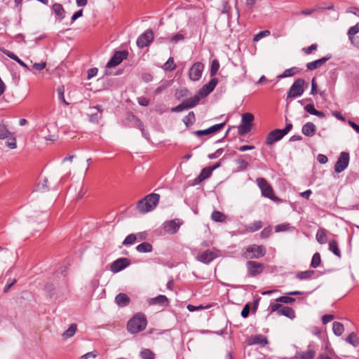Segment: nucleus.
<instances>
[{"mask_svg":"<svg viewBox=\"0 0 359 359\" xmlns=\"http://www.w3.org/2000/svg\"><path fill=\"white\" fill-rule=\"evenodd\" d=\"M147 325L144 314L138 313L135 314L127 324V330L131 334H136L145 330Z\"/></svg>","mask_w":359,"mask_h":359,"instance_id":"1","label":"nucleus"},{"mask_svg":"<svg viewBox=\"0 0 359 359\" xmlns=\"http://www.w3.org/2000/svg\"><path fill=\"white\" fill-rule=\"evenodd\" d=\"M266 254V248L262 245H250L246 247L243 255L246 259H259Z\"/></svg>","mask_w":359,"mask_h":359,"instance_id":"2","label":"nucleus"},{"mask_svg":"<svg viewBox=\"0 0 359 359\" xmlns=\"http://www.w3.org/2000/svg\"><path fill=\"white\" fill-rule=\"evenodd\" d=\"M256 182L262 191L263 196L269 198L272 201H276L278 198L274 195L273 190L270 184L263 177H258Z\"/></svg>","mask_w":359,"mask_h":359,"instance_id":"3","label":"nucleus"},{"mask_svg":"<svg viewBox=\"0 0 359 359\" xmlns=\"http://www.w3.org/2000/svg\"><path fill=\"white\" fill-rule=\"evenodd\" d=\"M254 115L251 113H245L242 115L241 123L238 128L240 135H245L251 130Z\"/></svg>","mask_w":359,"mask_h":359,"instance_id":"4","label":"nucleus"},{"mask_svg":"<svg viewBox=\"0 0 359 359\" xmlns=\"http://www.w3.org/2000/svg\"><path fill=\"white\" fill-rule=\"evenodd\" d=\"M305 81L303 79H297L287 92V98H295L301 96L304 92Z\"/></svg>","mask_w":359,"mask_h":359,"instance_id":"5","label":"nucleus"},{"mask_svg":"<svg viewBox=\"0 0 359 359\" xmlns=\"http://www.w3.org/2000/svg\"><path fill=\"white\" fill-rule=\"evenodd\" d=\"M271 312L277 311L280 316H284L290 319H294L295 318V312L293 309L289 306H283L279 304H273L270 305Z\"/></svg>","mask_w":359,"mask_h":359,"instance_id":"6","label":"nucleus"},{"mask_svg":"<svg viewBox=\"0 0 359 359\" xmlns=\"http://www.w3.org/2000/svg\"><path fill=\"white\" fill-rule=\"evenodd\" d=\"M219 250L213 249L199 252L196 257L197 259L204 264H209L219 256Z\"/></svg>","mask_w":359,"mask_h":359,"instance_id":"7","label":"nucleus"},{"mask_svg":"<svg viewBox=\"0 0 359 359\" xmlns=\"http://www.w3.org/2000/svg\"><path fill=\"white\" fill-rule=\"evenodd\" d=\"M349 163V154L346 151H342L335 165H334V171L337 173H340L344 171L348 165Z\"/></svg>","mask_w":359,"mask_h":359,"instance_id":"8","label":"nucleus"},{"mask_svg":"<svg viewBox=\"0 0 359 359\" xmlns=\"http://www.w3.org/2000/svg\"><path fill=\"white\" fill-rule=\"evenodd\" d=\"M155 193L147 195L144 198L139 201L137 203V209L141 213H146L154 210L151 205L147 204V201H151L155 198Z\"/></svg>","mask_w":359,"mask_h":359,"instance_id":"9","label":"nucleus"},{"mask_svg":"<svg viewBox=\"0 0 359 359\" xmlns=\"http://www.w3.org/2000/svg\"><path fill=\"white\" fill-rule=\"evenodd\" d=\"M203 69L204 65L202 62H196L194 63L189 69V79L194 81H198L202 76Z\"/></svg>","mask_w":359,"mask_h":359,"instance_id":"10","label":"nucleus"},{"mask_svg":"<svg viewBox=\"0 0 359 359\" xmlns=\"http://www.w3.org/2000/svg\"><path fill=\"white\" fill-rule=\"evenodd\" d=\"M183 224V221L179 218L165 222L163 224V229L169 234L177 233L180 227Z\"/></svg>","mask_w":359,"mask_h":359,"instance_id":"11","label":"nucleus"},{"mask_svg":"<svg viewBox=\"0 0 359 359\" xmlns=\"http://www.w3.org/2000/svg\"><path fill=\"white\" fill-rule=\"evenodd\" d=\"M154 39V33L151 29L146 30L137 39V45L139 48H143L148 46Z\"/></svg>","mask_w":359,"mask_h":359,"instance_id":"12","label":"nucleus"},{"mask_svg":"<svg viewBox=\"0 0 359 359\" xmlns=\"http://www.w3.org/2000/svg\"><path fill=\"white\" fill-rule=\"evenodd\" d=\"M218 83V79L215 77L211 79V80L199 90L198 95L200 98H204L207 97L211 92H212Z\"/></svg>","mask_w":359,"mask_h":359,"instance_id":"13","label":"nucleus"},{"mask_svg":"<svg viewBox=\"0 0 359 359\" xmlns=\"http://www.w3.org/2000/svg\"><path fill=\"white\" fill-rule=\"evenodd\" d=\"M248 274L250 276H256L262 273L264 264L255 261H248L246 263Z\"/></svg>","mask_w":359,"mask_h":359,"instance_id":"14","label":"nucleus"},{"mask_svg":"<svg viewBox=\"0 0 359 359\" xmlns=\"http://www.w3.org/2000/svg\"><path fill=\"white\" fill-rule=\"evenodd\" d=\"M130 264V261L128 258H119L112 262L111 271L114 273H118L124 269Z\"/></svg>","mask_w":359,"mask_h":359,"instance_id":"15","label":"nucleus"},{"mask_svg":"<svg viewBox=\"0 0 359 359\" xmlns=\"http://www.w3.org/2000/svg\"><path fill=\"white\" fill-rule=\"evenodd\" d=\"M248 345H260L261 346H264L269 344V341L267 337L263 334H255L252 335L247 340Z\"/></svg>","mask_w":359,"mask_h":359,"instance_id":"16","label":"nucleus"},{"mask_svg":"<svg viewBox=\"0 0 359 359\" xmlns=\"http://www.w3.org/2000/svg\"><path fill=\"white\" fill-rule=\"evenodd\" d=\"M127 53L126 51H117L111 57L107 64V67L111 68L118 65L123 59L126 58Z\"/></svg>","mask_w":359,"mask_h":359,"instance_id":"17","label":"nucleus"},{"mask_svg":"<svg viewBox=\"0 0 359 359\" xmlns=\"http://www.w3.org/2000/svg\"><path fill=\"white\" fill-rule=\"evenodd\" d=\"M284 136L281 129H275L267 135L265 143L267 145H272L276 142L280 140Z\"/></svg>","mask_w":359,"mask_h":359,"instance_id":"18","label":"nucleus"},{"mask_svg":"<svg viewBox=\"0 0 359 359\" xmlns=\"http://www.w3.org/2000/svg\"><path fill=\"white\" fill-rule=\"evenodd\" d=\"M225 124H226L225 122L219 123V124H216V125H214L205 130H200L194 131V134L198 137L212 134V133H215L220 130L221 129H222L224 127Z\"/></svg>","mask_w":359,"mask_h":359,"instance_id":"19","label":"nucleus"},{"mask_svg":"<svg viewBox=\"0 0 359 359\" xmlns=\"http://www.w3.org/2000/svg\"><path fill=\"white\" fill-rule=\"evenodd\" d=\"M93 111L89 114V121L93 123H97L102 116V109L101 106L97 105L91 109Z\"/></svg>","mask_w":359,"mask_h":359,"instance_id":"20","label":"nucleus"},{"mask_svg":"<svg viewBox=\"0 0 359 359\" xmlns=\"http://www.w3.org/2000/svg\"><path fill=\"white\" fill-rule=\"evenodd\" d=\"M332 57L331 55H327L320 59L316 60L315 61L308 62L306 64V67L309 70H314L322 65H323L327 60H329Z\"/></svg>","mask_w":359,"mask_h":359,"instance_id":"21","label":"nucleus"},{"mask_svg":"<svg viewBox=\"0 0 359 359\" xmlns=\"http://www.w3.org/2000/svg\"><path fill=\"white\" fill-rule=\"evenodd\" d=\"M150 305H159L161 306H166L169 304V300L166 296L160 294L156 297L151 298L149 300Z\"/></svg>","mask_w":359,"mask_h":359,"instance_id":"22","label":"nucleus"},{"mask_svg":"<svg viewBox=\"0 0 359 359\" xmlns=\"http://www.w3.org/2000/svg\"><path fill=\"white\" fill-rule=\"evenodd\" d=\"M302 132L307 137H312L316 134V126L312 122H307L302 126Z\"/></svg>","mask_w":359,"mask_h":359,"instance_id":"23","label":"nucleus"},{"mask_svg":"<svg viewBox=\"0 0 359 359\" xmlns=\"http://www.w3.org/2000/svg\"><path fill=\"white\" fill-rule=\"evenodd\" d=\"M129 120L132 123L133 126L139 128L142 131V135L145 138H147V133L145 132L143 123L140 121V119H139L136 116L131 114L129 116Z\"/></svg>","mask_w":359,"mask_h":359,"instance_id":"24","label":"nucleus"},{"mask_svg":"<svg viewBox=\"0 0 359 359\" xmlns=\"http://www.w3.org/2000/svg\"><path fill=\"white\" fill-rule=\"evenodd\" d=\"M211 170L208 167L204 168L201 173L194 179V184H198L212 175Z\"/></svg>","mask_w":359,"mask_h":359,"instance_id":"25","label":"nucleus"},{"mask_svg":"<svg viewBox=\"0 0 359 359\" xmlns=\"http://www.w3.org/2000/svg\"><path fill=\"white\" fill-rule=\"evenodd\" d=\"M248 156H239L236 160L235 162L237 164V171H243L248 168L249 166L248 162L246 161L245 158Z\"/></svg>","mask_w":359,"mask_h":359,"instance_id":"26","label":"nucleus"},{"mask_svg":"<svg viewBox=\"0 0 359 359\" xmlns=\"http://www.w3.org/2000/svg\"><path fill=\"white\" fill-rule=\"evenodd\" d=\"M116 303L121 307L126 306L130 303V298L126 294L119 293L115 297Z\"/></svg>","mask_w":359,"mask_h":359,"instance_id":"27","label":"nucleus"},{"mask_svg":"<svg viewBox=\"0 0 359 359\" xmlns=\"http://www.w3.org/2000/svg\"><path fill=\"white\" fill-rule=\"evenodd\" d=\"M304 110L307 113H309L311 115H315L316 116H318L319 118H323L325 117V113L321 111H318V110L316 109L314 107V105L313 104H306L304 107Z\"/></svg>","mask_w":359,"mask_h":359,"instance_id":"28","label":"nucleus"},{"mask_svg":"<svg viewBox=\"0 0 359 359\" xmlns=\"http://www.w3.org/2000/svg\"><path fill=\"white\" fill-rule=\"evenodd\" d=\"M52 8L59 20H62L65 18V11L62 4L55 3L53 5Z\"/></svg>","mask_w":359,"mask_h":359,"instance_id":"29","label":"nucleus"},{"mask_svg":"<svg viewBox=\"0 0 359 359\" xmlns=\"http://www.w3.org/2000/svg\"><path fill=\"white\" fill-rule=\"evenodd\" d=\"M263 226V223L262 221H255L252 223H250L245 226V229L247 232L253 233L262 229Z\"/></svg>","mask_w":359,"mask_h":359,"instance_id":"30","label":"nucleus"},{"mask_svg":"<svg viewBox=\"0 0 359 359\" xmlns=\"http://www.w3.org/2000/svg\"><path fill=\"white\" fill-rule=\"evenodd\" d=\"M315 355H316V351L309 346L308 350L298 353L297 358H299V359H313Z\"/></svg>","mask_w":359,"mask_h":359,"instance_id":"31","label":"nucleus"},{"mask_svg":"<svg viewBox=\"0 0 359 359\" xmlns=\"http://www.w3.org/2000/svg\"><path fill=\"white\" fill-rule=\"evenodd\" d=\"M200 100H201V98H200L199 95H196L192 97L184 100L183 101V102H184V104L185 105L186 108L189 109V108H193L196 105H197L198 103L199 102Z\"/></svg>","mask_w":359,"mask_h":359,"instance_id":"32","label":"nucleus"},{"mask_svg":"<svg viewBox=\"0 0 359 359\" xmlns=\"http://www.w3.org/2000/svg\"><path fill=\"white\" fill-rule=\"evenodd\" d=\"M136 250L140 253L151 252L153 250V247L149 243L144 242L136 247Z\"/></svg>","mask_w":359,"mask_h":359,"instance_id":"33","label":"nucleus"},{"mask_svg":"<svg viewBox=\"0 0 359 359\" xmlns=\"http://www.w3.org/2000/svg\"><path fill=\"white\" fill-rule=\"evenodd\" d=\"M211 219L216 222H224L226 219V216L218 210H214L211 214Z\"/></svg>","mask_w":359,"mask_h":359,"instance_id":"34","label":"nucleus"},{"mask_svg":"<svg viewBox=\"0 0 359 359\" xmlns=\"http://www.w3.org/2000/svg\"><path fill=\"white\" fill-rule=\"evenodd\" d=\"M329 250L334 253L337 257H341V252L338 247V243L335 240L329 241Z\"/></svg>","mask_w":359,"mask_h":359,"instance_id":"35","label":"nucleus"},{"mask_svg":"<svg viewBox=\"0 0 359 359\" xmlns=\"http://www.w3.org/2000/svg\"><path fill=\"white\" fill-rule=\"evenodd\" d=\"M77 326L76 324H72L62 334L63 339H67L73 337L76 331Z\"/></svg>","mask_w":359,"mask_h":359,"instance_id":"36","label":"nucleus"},{"mask_svg":"<svg viewBox=\"0 0 359 359\" xmlns=\"http://www.w3.org/2000/svg\"><path fill=\"white\" fill-rule=\"evenodd\" d=\"M299 71V70L298 67H294L285 69L283 72V74L279 75L278 77L280 79H283V78L292 76H294V74H296L297 73H298Z\"/></svg>","mask_w":359,"mask_h":359,"instance_id":"37","label":"nucleus"},{"mask_svg":"<svg viewBox=\"0 0 359 359\" xmlns=\"http://www.w3.org/2000/svg\"><path fill=\"white\" fill-rule=\"evenodd\" d=\"M316 240L320 244H325L327 242L326 231L323 229H320L316 233Z\"/></svg>","mask_w":359,"mask_h":359,"instance_id":"38","label":"nucleus"},{"mask_svg":"<svg viewBox=\"0 0 359 359\" xmlns=\"http://www.w3.org/2000/svg\"><path fill=\"white\" fill-rule=\"evenodd\" d=\"M315 272L313 270H307L304 271L299 272L296 277L299 280L310 279L314 275Z\"/></svg>","mask_w":359,"mask_h":359,"instance_id":"39","label":"nucleus"},{"mask_svg":"<svg viewBox=\"0 0 359 359\" xmlns=\"http://www.w3.org/2000/svg\"><path fill=\"white\" fill-rule=\"evenodd\" d=\"M140 356L142 359H155L156 355L149 348H143L140 353Z\"/></svg>","mask_w":359,"mask_h":359,"instance_id":"40","label":"nucleus"},{"mask_svg":"<svg viewBox=\"0 0 359 359\" xmlns=\"http://www.w3.org/2000/svg\"><path fill=\"white\" fill-rule=\"evenodd\" d=\"M333 332L337 336H341L344 331V325L339 322H334L332 325Z\"/></svg>","mask_w":359,"mask_h":359,"instance_id":"41","label":"nucleus"},{"mask_svg":"<svg viewBox=\"0 0 359 359\" xmlns=\"http://www.w3.org/2000/svg\"><path fill=\"white\" fill-rule=\"evenodd\" d=\"M346 342L356 347L359 345V338L354 332H351L346 339Z\"/></svg>","mask_w":359,"mask_h":359,"instance_id":"42","label":"nucleus"},{"mask_svg":"<svg viewBox=\"0 0 359 359\" xmlns=\"http://www.w3.org/2000/svg\"><path fill=\"white\" fill-rule=\"evenodd\" d=\"M11 133L8 130L6 125L0 122V140H5L9 137Z\"/></svg>","mask_w":359,"mask_h":359,"instance_id":"43","label":"nucleus"},{"mask_svg":"<svg viewBox=\"0 0 359 359\" xmlns=\"http://www.w3.org/2000/svg\"><path fill=\"white\" fill-rule=\"evenodd\" d=\"M163 68L165 71H173L176 68V65L174 62V59L172 57H170L167 62L163 65Z\"/></svg>","mask_w":359,"mask_h":359,"instance_id":"44","label":"nucleus"},{"mask_svg":"<svg viewBox=\"0 0 359 359\" xmlns=\"http://www.w3.org/2000/svg\"><path fill=\"white\" fill-rule=\"evenodd\" d=\"M359 32V22H358L355 25L352 26L349 28L348 31V36L351 41V43H353V36Z\"/></svg>","mask_w":359,"mask_h":359,"instance_id":"45","label":"nucleus"},{"mask_svg":"<svg viewBox=\"0 0 359 359\" xmlns=\"http://www.w3.org/2000/svg\"><path fill=\"white\" fill-rule=\"evenodd\" d=\"M57 95H58V100L60 101H61L62 103H64L66 106H68L70 104V103L68 102L67 101H66V100L65 98V95H64L65 88L63 86H59L57 88Z\"/></svg>","mask_w":359,"mask_h":359,"instance_id":"46","label":"nucleus"},{"mask_svg":"<svg viewBox=\"0 0 359 359\" xmlns=\"http://www.w3.org/2000/svg\"><path fill=\"white\" fill-rule=\"evenodd\" d=\"M195 114L194 111H190L183 119L184 124L188 127L195 122Z\"/></svg>","mask_w":359,"mask_h":359,"instance_id":"47","label":"nucleus"},{"mask_svg":"<svg viewBox=\"0 0 359 359\" xmlns=\"http://www.w3.org/2000/svg\"><path fill=\"white\" fill-rule=\"evenodd\" d=\"M136 241H137L136 235L134 233H130L126 237V238L123 241V245H126V246L134 244Z\"/></svg>","mask_w":359,"mask_h":359,"instance_id":"48","label":"nucleus"},{"mask_svg":"<svg viewBox=\"0 0 359 359\" xmlns=\"http://www.w3.org/2000/svg\"><path fill=\"white\" fill-rule=\"evenodd\" d=\"M219 68V61L216 59L213 60L211 63L210 70V74L211 76H215V74L217 73Z\"/></svg>","mask_w":359,"mask_h":359,"instance_id":"49","label":"nucleus"},{"mask_svg":"<svg viewBox=\"0 0 359 359\" xmlns=\"http://www.w3.org/2000/svg\"><path fill=\"white\" fill-rule=\"evenodd\" d=\"M320 262H321L320 255L318 252H316L312 257V260L311 262V266L313 268H317L320 266Z\"/></svg>","mask_w":359,"mask_h":359,"instance_id":"50","label":"nucleus"},{"mask_svg":"<svg viewBox=\"0 0 359 359\" xmlns=\"http://www.w3.org/2000/svg\"><path fill=\"white\" fill-rule=\"evenodd\" d=\"M295 301V299L289 296H282L276 299V302L284 304H292Z\"/></svg>","mask_w":359,"mask_h":359,"instance_id":"51","label":"nucleus"},{"mask_svg":"<svg viewBox=\"0 0 359 359\" xmlns=\"http://www.w3.org/2000/svg\"><path fill=\"white\" fill-rule=\"evenodd\" d=\"M270 34V31L269 30L261 31L254 36L253 41H259L262 38L269 36Z\"/></svg>","mask_w":359,"mask_h":359,"instance_id":"52","label":"nucleus"},{"mask_svg":"<svg viewBox=\"0 0 359 359\" xmlns=\"http://www.w3.org/2000/svg\"><path fill=\"white\" fill-rule=\"evenodd\" d=\"M37 189L41 191H45L48 190V179L45 177L44 179L41 180L37 185Z\"/></svg>","mask_w":359,"mask_h":359,"instance_id":"53","label":"nucleus"},{"mask_svg":"<svg viewBox=\"0 0 359 359\" xmlns=\"http://www.w3.org/2000/svg\"><path fill=\"white\" fill-rule=\"evenodd\" d=\"M318 48V45L316 43H313L307 48H304L302 50L306 54L310 55L313 50H316Z\"/></svg>","mask_w":359,"mask_h":359,"instance_id":"54","label":"nucleus"},{"mask_svg":"<svg viewBox=\"0 0 359 359\" xmlns=\"http://www.w3.org/2000/svg\"><path fill=\"white\" fill-rule=\"evenodd\" d=\"M6 144L11 149H15L17 147L16 139L14 137L9 138Z\"/></svg>","mask_w":359,"mask_h":359,"instance_id":"55","label":"nucleus"},{"mask_svg":"<svg viewBox=\"0 0 359 359\" xmlns=\"http://www.w3.org/2000/svg\"><path fill=\"white\" fill-rule=\"evenodd\" d=\"M45 290L48 294V295L51 297L54 294L55 287L53 284L47 283L45 285Z\"/></svg>","mask_w":359,"mask_h":359,"instance_id":"56","label":"nucleus"},{"mask_svg":"<svg viewBox=\"0 0 359 359\" xmlns=\"http://www.w3.org/2000/svg\"><path fill=\"white\" fill-rule=\"evenodd\" d=\"M155 195H156V197H155L156 199H154L152 201L151 200L147 201V204L151 205L154 209L157 206V205L159 202V199H160V196L158 194H155Z\"/></svg>","mask_w":359,"mask_h":359,"instance_id":"57","label":"nucleus"},{"mask_svg":"<svg viewBox=\"0 0 359 359\" xmlns=\"http://www.w3.org/2000/svg\"><path fill=\"white\" fill-rule=\"evenodd\" d=\"M271 229L270 227H266V228H264L262 231H261V233H260V236L262 238H267L269 237V236L271 235Z\"/></svg>","mask_w":359,"mask_h":359,"instance_id":"58","label":"nucleus"},{"mask_svg":"<svg viewBox=\"0 0 359 359\" xmlns=\"http://www.w3.org/2000/svg\"><path fill=\"white\" fill-rule=\"evenodd\" d=\"M184 36L182 34L177 33L170 38V41L172 42L177 43L180 41L184 40Z\"/></svg>","mask_w":359,"mask_h":359,"instance_id":"59","label":"nucleus"},{"mask_svg":"<svg viewBox=\"0 0 359 359\" xmlns=\"http://www.w3.org/2000/svg\"><path fill=\"white\" fill-rule=\"evenodd\" d=\"M334 318V316L332 314H327L323 316L322 322L324 325L331 322Z\"/></svg>","mask_w":359,"mask_h":359,"instance_id":"60","label":"nucleus"},{"mask_svg":"<svg viewBox=\"0 0 359 359\" xmlns=\"http://www.w3.org/2000/svg\"><path fill=\"white\" fill-rule=\"evenodd\" d=\"M184 109H187L185 105L184 104V102H182V103H180V104H178L177 106H176L175 107H173L172 109V111L173 112H180Z\"/></svg>","mask_w":359,"mask_h":359,"instance_id":"61","label":"nucleus"},{"mask_svg":"<svg viewBox=\"0 0 359 359\" xmlns=\"http://www.w3.org/2000/svg\"><path fill=\"white\" fill-rule=\"evenodd\" d=\"M135 235L137 236V241L145 240L148 236V233L146 231L140 232Z\"/></svg>","mask_w":359,"mask_h":359,"instance_id":"62","label":"nucleus"},{"mask_svg":"<svg viewBox=\"0 0 359 359\" xmlns=\"http://www.w3.org/2000/svg\"><path fill=\"white\" fill-rule=\"evenodd\" d=\"M138 103L141 106L147 107L149 104V100L144 97H140L138 98Z\"/></svg>","mask_w":359,"mask_h":359,"instance_id":"63","label":"nucleus"},{"mask_svg":"<svg viewBox=\"0 0 359 359\" xmlns=\"http://www.w3.org/2000/svg\"><path fill=\"white\" fill-rule=\"evenodd\" d=\"M98 69L97 68H91L88 71V79H90L91 78L95 76L97 74Z\"/></svg>","mask_w":359,"mask_h":359,"instance_id":"64","label":"nucleus"}]
</instances>
